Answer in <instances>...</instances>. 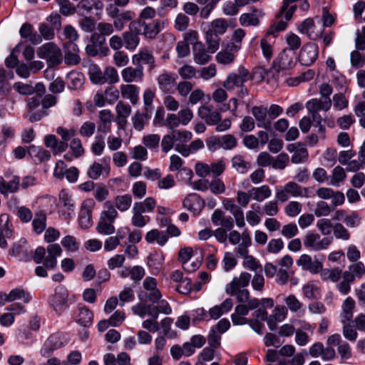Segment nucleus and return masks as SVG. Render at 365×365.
I'll return each instance as SVG.
<instances>
[{
	"label": "nucleus",
	"mask_w": 365,
	"mask_h": 365,
	"mask_svg": "<svg viewBox=\"0 0 365 365\" xmlns=\"http://www.w3.org/2000/svg\"><path fill=\"white\" fill-rule=\"evenodd\" d=\"M103 208L104 210L101 213L96 230L101 235H110L115 232L113 222L118 213L110 201H106L103 204Z\"/></svg>",
	"instance_id": "1"
},
{
	"label": "nucleus",
	"mask_w": 365,
	"mask_h": 365,
	"mask_svg": "<svg viewBox=\"0 0 365 365\" xmlns=\"http://www.w3.org/2000/svg\"><path fill=\"white\" fill-rule=\"evenodd\" d=\"M346 176L344 169L340 166H336L332 171L329 184L333 186H339V183L345 180Z\"/></svg>",
	"instance_id": "60"
},
{
	"label": "nucleus",
	"mask_w": 365,
	"mask_h": 365,
	"mask_svg": "<svg viewBox=\"0 0 365 365\" xmlns=\"http://www.w3.org/2000/svg\"><path fill=\"white\" fill-rule=\"evenodd\" d=\"M237 51L231 50L230 46L228 44L225 48L222 49L215 56L217 63L223 65H228L234 62L235 53Z\"/></svg>",
	"instance_id": "42"
},
{
	"label": "nucleus",
	"mask_w": 365,
	"mask_h": 365,
	"mask_svg": "<svg viewBox=\"0 0 365 365\" xmlns=\"http://www.w3.org/2000/svg\"><path fill=\"white\" fill-rule=\"evenodd\" d=\"M205 39L207 44V48L211 53H215L218 50L220 44L221 39L219 36L206 31Z\"/></svg>",
	"instance_id": "63"
},
{
	"label": "nucleus",
	"mask_w": 365,
	"mask_h": 365,
	"mask_svg": "<svg viewBox=\"0 0 365 365\" xmlns=\"http://www.w3.org/2000/svg\"><path fill=\"white\" fill-rule=\"evenodd\" d=\"M297 29L301 34H306L307 37L312 40L317 39L322 34V32H316L314 31V21L311 18L304 20L300 24H299Z\"/></svg>",
	"instance_id": "29"
},
{
	"label": "nucleus",
	"mask_w": 365,
	"mask_h": 365,
	"mask_svg": "<svg viewBox=\"0 0 365 365\" xmlns=\"http://www.w3.org/2000/svg\"><path fill=\"white\" fill-rule=\"evenodd\" d=\"M120 73L126 83H140L144 78V68L143 66H127L122 69Z\"/></svg>",
	"instance_id": "13"
},
{
	"label": "nucleus",
	"mask_w": 365,
	"mask_h": 365,
	"mask_svg": "<svg viewBox=\"0 0 365 365\" xmlns=\"http://www.w3.org/2000/svg\"><path fill=\"white\" fill-rule=\"evenodd\" d=\"M289 152H293L291 161L292 163L299 164L304 162L308 158V152L304 145L290 144L287 147Z\"/></svg>",
	"instance_id": "31"
},
{
	"label": "nucleus",
	"mask_w": 365,
	"mask_h": 365,
	"mask_svg": "<svg viewBox=\"0 0 365 365\" xmlns=\"http://www.w3.org/2000/svg\"><path fill=\"white\" fill-rule=\"evenodd\" d=\"M89 76L91 82L94 84L102 85L106 83V79L104 76V72L102 71L101 68L96 66H94L90 68Z\"/></svg>",
	"instance_id": "58"
},
{
	"label": "nucleus",
	"mask_w": 365,
	"mask_h": 365,
	"mask_svg": "<svg viewBox=\"0 0 365 365\" xmlns=\"http://www.w3.org/2000/svg\"><path fill=\"white\" fill-rule=\"evenodd\" d=\"M209 53L210 51L202 42L196 41L192 46L193 60L198 65H205L211 61L212 57Z\"/></svg>",
	"instance_id": "19"
},
{
	"label": "nucleus",
	"mask_w": 365,
	"mask_h": 365,
	"mask_svg": "<svg viewBox=\"0 0 365 365\" xmlns=\"http://www.w3.org/2000/svg\"><path fill=\"white\" fill-rule=\"evenodd\" d=\"M93 312L86 307H82L79 310L78 322L83 327L91 324L93 322Z\"/></svg>",
	"instance_id": "59"
},
{
	"label": "nucleus",
	"mask_w": 365,
	"mask_h": 365,
	"mask_svg": "<svg viewBox=\"0 0 365 365\" xmlns=\"http://www.w3.org/2000/svg\"><path fill=\"white\" fill-rule=\"evenodd\" d=\"M197 114L210 125H213L221 120L220 113L217 110H214L213 107L209 105L199 107Z\"/></svg>",
	"instance_id": "18"
},
{
	"label": "nucleus",
	"mask_w": 365,
	"mask_h": 365,
	"mask_svg": "<svg viewBox=\"0 0 365 365\" xmlns=\"http://www.w3.org/2000/svg\"><path fill=\"white\" fill-rule=\"evenodd\" d=\"M68 86L69 88L73 90H77L80 88L84 81L83 76L78 73H70L67 77Z\"/></svg>",
	"instance_id": "57"
},
{
	"label": "nucleus",
	"mask_w": 365,
	"mask_h": 365,
	"mask_svg": "<svg viewBox=\"0 0 365 365\" xmlns=\"http://www.w3.org/2000/svg\"><path fill=\"white\" fill-rule=\"evenodd\" d=\"M294 52L284 49L278 58V68L284 70L292 68L294 65Z\"/></svg>",
	"instance_id": "41"
},
{
	"label": "nucleus",
	"mask_w": 365,
	"mask_h": 365,
	"mask_svg": "<svg viewBox=\"0 0 365 365\" xmlns=\"http://www.w3.org/2000/svg\"><path fill=\"white\" fill-rule=\"evenodd\" d=\"M333 233L336 239L347 241L350 239L351 235L346 227L341 223L337 222L332 227Z\"/></svg>",
	"instance_id": "61"
},
{
	"label": "nucleus",
	"mask_w": 365,
	"mask_h": 365,
	"mask_svg": "<svg viewBox=\"0 0 365 365\" xmlns=\"http://www.w3.org/2000/svg\"><path fill=\"white\" fill-rule=\"evenodd\" d=\"M168 240V235L157 229L151 230L145 235V240L148 243H153L155 241H156L157 243L160 246L165 245Z\"/></svg>",
	"instance_id": "46"
},
{
	"label": "nucleus",
	"mask_w": 365,
	"mask_h": 365,
	"mask_svg": "<svg viewBox=\"0 0 365 365\" xmlns=\"http://www.w3.org/2000/svg\"><path fill=\"white\" fill-rule=\"evenodd\" d=\"M94 202L91 200L83 201L78 215V222L81 228L88 229L93 225L92 211Z\"/></svg>",
	"instance_id": "14"
},
{
	"label": "nucleus",
	"mask_w": 365,
	"mask_h": 365,
	"mask_svg": "<svg viewBox=\"0 0 365 365\" xmlns=\"http://www.w3.org/2000/svg\"><path fill=\"white\" fill-rule=\"evenodd\" d=\"M296 264L302 270L308 271L312 274H318L322 270L323 264L317 259H313L308 254H302L297 260Z\"/></svg>",
	"instance_id": "10"
},
{
	"label": "nucleus",
	"mask_w": 365,
	"mask_h": 365,
	"mask_svg": "<svg viewBox=\"0 0 365 365\" xmlns=\"http://www.w3.org/2000/svg\"><path fill=\"white\" fill-rule=\"evenodd\" d=\"M78 7L89 13L93 9L101 10L103 7V4L101 0H81L78 4Z\"/></svg>",
	"instance_id": "54"
},
{
	"label": "nucleus",
	"mask_w": 365,
	"mask_h": 365,
	"mask_svg": "<svg viewBox=\"0 0 365 365\" xmlns=\"http://www.w3.org/2000/svg\"><path fill=\"white\" fill-rule=\"evenodd\" d=\"M114 207L120 212L128 210L132 204V197L128 194L117 195L113 201Z\"/></svg>",
	"instance_id": "50"
},
{
	"label": "nucleus",
	"mask_w": 365,
	"mask_h": 365,
	"mask_svg": "<svg viewBox=\"0 0 365 365\" xmlns=\"http://www.w3.org/2000/svg\"><path fill=\"white\" fill-rule=\"evenodd\" d=\"M160 137L158 134H149L142 138L143 145L150 150L158 151Z\"/></svg>",
	"instance_id": "55"
},
{
	"label": "nucleus",
	"mask_w": 365,
	"mask_h": 365,
	"mask_svg": "<svg viewBox=\"0 0 365 365\" xmlns=\"http://www.w3.org/2000/svg\"><path fill=\"white\" fill-rule=\"evenodd\" d=\"M319 53L318 46L312 43H306L300 51L299 60L302 65L309 66L317 58Z\"/></svg>",
	"instance_id": "12"
},
{
	"label": "nucleus",
	"mask_w": 365,
	"mask_h": 365,
	"mask_svg": "<svg viewBox=\"0 0 365 365\" xmlns=\"http://www.w3.org/2000/svg\"><path fill=\"white\" fill-rule=\"evenodd\" d=\"M232 168L239 174L247 173L251 169V163L240 154L235 155L231 159Z\"/></svg>",
	"instance_id": "33"
},
{
	"label": "nucleus",
	"mask_w": 365,
	"mask_h": 365,
	"mask_svg": "<svg viewBox=\"0 0 365 365\" xmlns=\"http://www.w3.org/2000/svg\"><path fill=\"white\" fill-rule=\"evenodd\" d=\"M45 145L52 149L54 154L64 152L68 148V143L58 141L54 135H46L44 138Z\"/></svg>",
	"instance_id": "36"
},
{
	"label": "nucleus",
	"mask_w": 365,
	"mask_h": 365,
	"mask_svg": "<svg viewBox=\"0 0 365 365\" xmlns=\"http://www.w3.org/2000/svg\"><path fill=\"white\" fill-rule=\"evenodd\" d=\"M251 279V274L248 272H242L238 277H234L232 280L227 284L225 292L233 295L238 289H242L247 287Z\"/></svg>",
	"instance_id": "20"
},
{
	"label": "nucleus",
	"mask_w": 365,
	"mask_h": 365,
	"mask_svg": "<svg viewBox=\"0 0 365 365\" xmlns=\"http://www.w3.org/2000/svg\"><path fill=\"white\" fill-rule=\"evenodd\" d=\"M331 220L343 222L349 228L357 227L361 224V217L357 212L351 211L349 212L344 209L334 210Z\"/></svg>",
	"instance_id": "7"
},
{
	"label": "nucleus",
	"mask_w": 365,
	"mask_h": 365,
	"mask_svg": "<svg viewBox=\"0 0 365 365\" xmlns=\"http://www.w3.org/2000/svg\"><path fill=\"white\" fill-rule=\"evenodd\" d=\"M183 207L192 212L195 215H198L204 207L205 202L196 193L187 195L182 201Z\"/></svg>",
	"instance_id": "21"
},
{
	"label": "nucleus",
	"mask_w": 365,
	"mask_h": 365,
	"mask_svg": "<svg viewBox=\"0 0 365 365\" xmlns=\"http://www.w3.org/2000/svg\"><path fill=\"white\" fill-rule=\"evenodd\" d=\"M223 207L225 210L230 211L235 218L236 225L238 227H244L245 226V221L244 212L242 208L235 204L233 201L230 199H226L222 202Z\"/></svg>",
	"instance_id": "23"
},
{
	"label": "nucleus",
	"mask_w": 365,
	"mask_h": 365,
	"mask_svg": "<svg viewBox=\"0 0 365 365\" xmlns=\"http://www.w3.org/2000/svg\"><path fill=\"white\" fill-rule=\"evenodd\" d=\"M59 6V12L65 16H70L76 12L75 6L69 0H56Z\"/></svg>",
	"instance_id": "64"
},
{
	"label": "nucleus",
	"mask_w": 365,
	"mask_h": 365,
	"mask_svg": "<svg viewBox=\"0 0 365 365\" xmlns=\"http://www.w3.org/2000/svg\"><path fill=\"white\" fill-rule=\"evenodd\" d=\"M251 208L252 210L246 212V220L250 225L256 226L261 221V217L259 215L260 206L257 204H252Z\"/></svg>",
	"instance_id": "52"
},
{
	"label": "nucleus",
	"mask_w": 365,
	"mask_h": 365,
	"mask_svg": "<svg viewBox=\"0 0 365 365\" xmlns=\"http://www.w3.org/2000/svg\"><path fill=\"white\" fill-rule=\"evenodd\" d=\"M48 255L44 259V266L48 269H53L56 267V258L61 256L62 250L59 245L51 244L47 247Z\"/></svg>",
	"instance_id": "30"
},
{
	"label": "nucleus",
	"mask_w": 365,
	"mask_h": 365,
	"mask_svg": "<svg viewBox=\"0 0 365 365\" xmlns=\"http://www.w3.org/2000/svg\"><path fill=\"white\" fill-rule=\"evenodd\" d=\"M156 205V201L153 197H147L143 201L136 202L133 204V208L140 213L151 212Z\"/></svg>",
	"instance_id": "49"
},
{
	"label": "nucleus",
	"mask_w": 365,
	"mask_h": 365,
	"mask_svg": "<svg viewBox=\"0 0 365 365\" xmlns=\"http://www.w3.org/2000/svg\"><path fill=\"white\" fill-rule=\"evenodd\" d=\"M260 14L261 12L256 9H252V12L243 13L239 18L240 24L242 26H256L259 23Z\"/></svg>",
	"instance_id": "34"
},
{
	"label": "nucleus",
	"mask_w": 365,
	"mask_h": 365,
	"mask_svg": "<svg viewBox=\"0 0 365 365\" xmlns=\"http://www.w3.org/2000/svg\"><path fill=\"white\" fill-rule=\"evenodd\" d=\"M65 344L63 336L58 334L51 335L45 341L41 354L44 357L49 356L54 350L60 349Z\"/></svg>",
	"instance_id": "17"
},
{
	"label": "nucleus",
	"mask_w": 365,
	"mask_h": 365,
	"mask_svg": "<svg viewBox=\"0 0 365 365\" xmlns=\"http://www.w3.org/2000/svg\"><path fill=\"white\" fill-rule=\"evenodd\" d=\"M132 63L135 66L148 65V71L155 68V59L153 51L148 48H141L138 53L132 56Z\"/></svg>",
	"instance_id": "9"
},
{
	"label": "nucleus",
	"mask_w": 365,
	"mask_h": 365,
	"mask_svg": "<svg viewBox=\"0 0 365 365\" xmlns=\"http://www.w3.org/2000/svg\"><path fill=\"white\" fill-rule=\"evenodd\" d=\"M158 305L152 308L153 314L152 317L157 319L160 313L164 314H170L172 312V309L168 302L165 299H160L158 302Z\"/></svg>",
	"instance_id": "56"
},
{
	"label": "nucleus",
	"mask_w": 365,
	"mask_h": 365,
	"mask_svg": "<svg viewBox=\"0 0 365 365\" xmlns=\"http://www.w3.org/2000/svg\"><path fill=\"white\" fill-rule=\"evenodd\" d=\"M149 222V217L132 208L131 224L135 227H143Z\"/></svg>",
	"instance_id": "62"
},
{
	"label": "nucleus",
	"mask_w": 365,
	"mask_h": 365,
	"mask_svg": "<svg viewBox=\"0 0 365 365\" xmlns=\"http://www.w3.org/2000/svg\"><path fill=\"white\" fill-rule=\"evenodd\" d=\"M109 15L113 19V26L117 31H121L124 28L125 24L132 19L131 14L128 11L118 14V11L115 10Z\"/></svg>",
	"instance_id": "39"
},
{
	"label": "nucleus",
	"mask_w": 365,
	"mask_h": 365,
	"mask_svg": "<svg viewBox=\"0 0 365 365\" xmlns=\"http://www.w3.org/2000/svg\"><path fill=\"white\" fill-rule=\"evenodd\" d=\"M20 180L19 177H14L9 182H6L1 178L0 180V193L4 195L9 193L16 192L19 187Z\"/></svg>",
	"instance_id": "43"
},
{
	"label": "nucleus",
	"mask_w": 365,
	"mask_h": 365,
	"mask_svg": "<svg viewBox=\"0 0 365 365\" xmlns=\"http://www.w3.org/2000/svg\"><path fill=\"white\" fill-rule=\"evenodd\" d=\"M74 301L75 297H70L67 288L63 285H58L55 288L54 293L50 296L48 303L56 312L61 314Z\"/></svg>",
	"instance_id": "2"
},
{
	"label": "nucleus",
	"mask_w": 365,
	"mask_h": 365,
	"mask_svg": "<svg viewBox=\"0 0 365 365\" xmlns=\"http://www.w3.org/2000/svg\"><path fill=\"white\" fill-rule=\"evenodd\" d=\"M251 113L257 121L259 128H263L265 130H269L272 126L271 119L268 116V110L263 106H255L251 109Z\"/></svg>",
	"instance_id": "16"
},
{
	"label": "nucleus",
	"mask_w": 365,
	"mask_h": 365,
	"mask_svg": "<svg viewBox=\"0 0 365 365\" xmlns=\"http://www.w3.org/2000/svg\"><path fill=\"white\" fill-rule=\"evenodd\" d=\"M164 23L160 20H155L149 24H143V34L149 38H154L163 28Z\"/></svg>",
	"instance_id": "38"
},
{
	"label": "nucleus",
	"mask_w": 365,
	"mask_h": 365,
	"mask_svg": "<svg viewBox=\"0 0 365 365\" xmlns=\"http://www.w3.org/2000/svg\"><path fill=\"white\" fill-rule=\"evenodd\" d=\"M320 278L323 281H331L337 282L341 277V269L339 267H334L332 269H322L319 272Z\"/></svg>",
	"instance_id": "47"
},
{
	"label": "nucleus",
	"mask_w": 365,
	"mask_h": 365,
	"mask_svg": "<svg viewBox=\"0 0 365 365\" xmlns=\"http://www.w3.org/2000/svg\"><path fill=\"white\" fill-rule=\"evenodd\" d=\"M177 76L175 73L164 71L157 78L159 88L164 93H170L176 83Z\"/></svg>",
	"instance_id": "24"
},
{
	"label": "nucleus",
	"mask_w": 365,
	"mask_h": 365,
	"mask_svg": "<svg viewBox=\"0 0 365 365\" xmlns=\"http://www.w3.org/2000/svg\"><path fill=\"white\" fill-rule=\"evenodd\" d=\"M31 294L24 289L16 288L9 292V294L4 293L2 294V302L0 304L11 302L14 301H21L25 304L29 303L31 300Z\"/></svg>",
	"instance_id": "22"
},
{
	"label": "nucleus",
	"mask_w": 365,
	"mask_h": 365,
	"mask_svg": "<svg viewBox=\"0 0 365 365\" xmlns=\"http://www.w3.org/2000/svg\"><path fill=\"white\" fill-rule=\"evenodd\" d=\"M250 76L249 71L245 67H240L237 73H230L222 85L227 91H233L247 81Z\"/></svg>",
	"instance_id": "6"
},
{
	"label": "nucleus",
	"mask_w": 365,
	"mask_h": 365,
	"mask_svg": "<svg viewBox=\"0 0 365 365\" xmlns=\"http://www.w3.org/2000/svg\"><path fill=\"white\" fill-rule=\"evenodd\" d=\"M288 314V310L284 305H277L272 314L267 318V325L270 330L274 331L277 329V324L284 321Z\"/></svg>",
	"instance_id": "25"
},
{
	"label": "nucleus",
	"mask_w": 365,
	"mask_h": 365,
	"mask_svg": "<svg viewBox=\"0 0 365 365\" xmlns=\"http://www.w3.org/2000/svg\"><path fill=\"white\" fill-rule=\"evenodd\" d=\"M120 93L123 98L128 99L133 105L138 103L139 101V88L133 83L122 84L120 86Z\"/></svg>",
	"instance_id": "27"
},
{
	"label": "nucleus",
	"mask_w": 365,
	"mask_h": 365,
	"mask_svg": "<svg viewBox=\"0 0 365 365\" xmlns=\"http://www.w3.org/2000/svg\"><path fill=\"white\" fill-rule=\"evenodd\" d=\"M168 135L172 138L175 145L185 143L192 138V133L188 130H173Z\"/></svg>",
	"instance_id": "44"
},
{
	"label": "nucleus",
	"mask_w": 365,
	"mask_h": 365,
	"mask_svg": "<svg viewBox=\"0 0 365 365\" xmlns=\"http://www.w3.org/2000/svg\"><path fill=\"white\" fill-rule=\"evenodd\" d=\"M64 62L68 66H75L81 62L79 48L75 42L67 41L63 45Z\"/></svg>",
	"instance_id": "15"
},
{
	"label": "nucleus",
	"mask_w": 365,
	"mask_h": 365,
	"mask_svg": "<svg viewBox=\"0 0 365 365\" xmlns=\"http://www.w3.org/2000/svg\"><path fill=\"white\" fill-rule=\"evenodd\" d=\"M309 196V189L302 187L294 182H289L284 186L276 187L275 198L281 202H284L291 197H307Z\"/></svg>",
	"instance_id": "3"
},
{
	"label": "nucleus",
	"mask_w": 365,
	"mask_h": 365,
	"mask_svg": "<svg viewBox=\"0 0 365 365\" xmlns=\"http://www.w3.org/2000/svg\"><path fill=\"white\" fill-rule=\"evenodd\" d=\"M252 200L257 202H262L272 195V190L267 185L259 187H252L250 189Z\"/></svg>",
	"instance_id": "35"
},
{
	"label": "nucleus",
	"mask_w": 365,
	"mask_h": 365,
	"mask_svg": "<svg viewBox=\"0 0 365 365\" xmlns=\"http://www.w3.org/2000/svg\"><path fill=\"white\" fill-rule=\"evenodd\" d=\"M331 107L330 98H312L306 103V108L309 113H319L320 110L328 111Z\"/></svg>",
	"instance_id": "26"
},
{
	"label": "nucleus",
	"mask_w": 365,
	"mask_h": 365,
	"mask_svg": "<svg viewBox=\"0 0 365 365\" xmlns=\"http://www.w3.org/2000/svg\"><path fill=\"white\" fill-rule=\"evenodd\" d=\"M331 242V237H322L319 233L313 231H308L303 237L304 246L315 252L327 250Z\"/></svg>",
	"instance_id": "5"
},
{
	"label": "nucleus",
	"mask_w": 365,
	"mask_h": 365,
	"mask_svg": "<svg viewBox=\"0 0 365 365\" xmlns=\"http://www.w3.org/2000/svg\"><path fill=\"white\" fill-rule=\"evenodd\" d=\"M39 58L46 59L48 66L58 65L62 61V53L60 48L54 43H46L37 49Z\"/></svg>",
	"instance_id": "4"
},
{
	"label": "nucleus",
	"mask_w": 365,
	"mask_h": 365,
	"mask_svg": "<svg viewBox=\"0 0 365 365\" xmlns=\"http://www.w3.org/2000/svg\"><path fill=\"white\" fill-rule=\"evenodd\" d=\"M33 230L35 233L39 235L43 232L46 227V215L43 211H39L35 213L32 221Z\"/></svg>",
	"instance_id": "48"
},
{
	"label": "nucleus",
	"mask_w": 365,
	"mask_h": 365,
	"mask_svg": "<svg viewBox=\"0 0 365 365\" xmlns=\"http://www.w3.org/2000/svg\"><path fill=\"white\" fill-rule=\"evenodd\" d=\"M125 48L128 51H134L140 43V38L136 34L126 31L123 34Z\"/></svg>",
	"instance_id": "51"
},
{
	"label": "nucleus",
	"mask_w": 365,
	"mask_h": 365,
	"mask_svg": "<svg viewBox=\"0 0 365 365\" xmlns=\"http://www.w3.org/2000/svg\"><path fill=\"white\" fill-rule=\"evenodd\" d=\"M355 307V302L351 297H347L341 305L342 312L341 320L343 324L350 322L353 318V310Z\"/></svg>",
	"instance_id": "37"
},
{
	"label": "nucleus",
	"mask_w": 365,
	"mask_h": 365,
	"mask_svg": "<svg viewBox=\"0 0 365 365\" xmlns=\"http://www.w3.org/2000/svg\"><path fill=\"white\" fill-rule=\"evenodd\" d=\"M110 166L107 164H101L98 162L93 163L88 169V176L93 180L98 179L101 175L108 177L110 173Z\"/></svg>",
	"instance_id": "32"
},
{
	"label": "nucleus",
	"mask_w": 365,
	"mask_h": 365,
	"mask_svg": "<svg viewBox=\"0 0 365 365\" xmlns=\"http://www.w3.org/2000/svg\"><path fill=\"white\" fill-rule=\"evenodd\" d=\"M228 28V24L225 19L219 18L210 22L207 30V32L220 36L224 34Z\"/></svg>",
	"instance_id": "40"
},
{
	"label": "nucleus",
	"mask_w": 365,
	"mask_h": 365,
	"mask_svg": "<svg viewBox=\"0 0 365 365\" xmlns=\"http://www.w3.org/2000/svg\"><path fill=\"white\" fill-rule=\"evenodd\" d=\"M59 200L63 204V206L66 208L67 212H64L63 215L68 218L71 215V212L73 211L74 203L72 200L71 195L69 192L66 190H61L59 192Z\"/></svg>",
	"instance_id": "45"
},
{
	"label": "nucleus",
	"mask_w": 365,
	"mask_h": 365,
	"mask_svg": "<svg viewBox=\"0 0 365 365\" xmlns=\"http://www.w3.org/2000/svg\"><path fill=\"white\" fill-rule=\"evenodd\" d=\"M144 294L148 299L153 304H156L162 297L159 289L157 287V280L154 277H147L143 282Z\"/></svg>",
	"instance_id": "11"
},
{
	"label": "nucleus",
	"mask_w": 365,
	"mask_h": 365,
	"mask_svg": "<svg viewBox=\"0 0 365 365\" xmlns=\"http://www.w3.org/2000/svg\"><path fill=\"white\" fill-rule=\"evenodd\" d=\"M41 103L40 96H33L27 100L28 113L26 118L31 123L39 121L48 115L46 110L37 109Z\"/></svg>",
	"instance_id": "8"
},
{
	"label": "nucleus",
	"mask_w": 365,
	"mask_h": 365,
	"mask_svg": "<svg viewBox=\"0 0 365 365\" xmlns=\"http://www.w3.org/2000/svg\"><path fill=\"white\" fill-rule=\"evenodd\" d=\"M27 152L35 164L48 160L51 158L49 151L34 145L29 146Z\"/></svg>",
	"instance_id": "28"
},
{
	"label": "nucleus",
	"mask_w": 365,
	"mask_h": 365,
	"mask_svg": "<svg viewBox=\"0 0 365 365\" xmlns=\"http://www.w3.org/2000/svg\"><path fill=\"white\" fill-rule=\"evenodd\" d=\"M131 310L135 315L143 318L146 314L152 317L153 311L150 304H147L145 302H140L131 307Z\"/></svg>",
	"instance_id": "53"
}]
</instances>
